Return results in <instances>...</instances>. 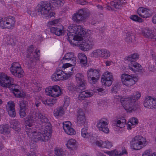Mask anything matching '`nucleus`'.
<instances>
[{
	"mask_svg": "<svg viewBox=\"0 0 156 156\" xmlns=\"http://www.w3.org/2000/svg\"><path fill=\"white\" fill-rule=\"evenodd\" d=\"M45 128H41L37 131L34 128L25 126V131L28 136L34 140L35 142L38 141L46 142L49 140L51 133V125L50 122H47V126L43 125Z\"/></svg>",
	"mask_w": 156,
	"mask_h": 156,
	"instance_id": "nucleus-1",
	"label": "nucleus"
},
{
	"mask_svg": "<svg viewBox=\"0 0 156 156\" xmlns=\"http://www.w3.org/2000/svg\"><path fill=\"white\" fill-rule=\"evenodd\" d=\"M52 5L47 1L40 2L37 5V11L40 14L49 18L54 16L55 13L51 10V6L54 7L63 6L65 3L64 0H52Z\"/></svg>",
	"mask_w": 156,
	"mask_h": 156,
	"instance_id": "nucleus-2",
	"label": "nucleus"
},
{
	"mask_svg": "<svg viewBox=\"0 0 156 156\" xmlns=\"http://www.w3.org/2000/svg\"><path fill=\"white\" fill-rule=\"evenodd\" d=\"M13 81V79L11 77L7 76L3 73H0V86L3 87H8L12 91L15 96L17 98L25 97L26 96L25 93L19 90L18 85L12 84Z\"/></svg>",
	"mask_w": 156,
	"mask_h": 156,
	"instance_id": "nucleus-3",
	"label": "nucleus"
},
{
	"mask_svg": "<svg viewBox=\"0 0 156 156\" xmlns=\"http://www.w3.org/2000/svg\"><path fill=\"white\" fill-rule=\"evenodd\" d=\"M140 94L137 91L133 95L127 98H120V101L126 110L132 112L136 111L138 108V105L136 104V101L140 98Z\"/></svg>",
	"mask_w": 156,
	"mask_h": 156,
	"instance_id": "nucleus-4",
	"label": "nucleus"
},
{
	"mask_svg": "<svg viewBox=\"0 0 156 156\" xmlns=\"http://www.w3.org/2000/svg\"><path fill=\"white\" fill-rule=\"evenodd\" d=\"M36 121L38 122L40 125H46V126H47V122H50L45 115L35 110L33 113L32 118L30 117L26 120V126L32 127L33 123Z\"/></svg>",
	"mask_w": 156,
	"mask_h": 156,
	"instance_id": "nucleus-5",
	"label": "nucleus"
},
{
	"mask_svg": "<svg viewBox=\"0 0 156 156\" xmlns=\"http://www.w3.org/2000/svg\"><path fill=\"white\" fill-rule=\"evenodd\" d=\"M147 144L146 138L140 135L136 136L133 138L130 142L131 148L135 150H140Z\"/></svg>",
	"mask_w": 156,
	"mask_h": 156,
	"instance_id": "nucleus-6",
	"label": "nucleus"
},
{
	"mask_svg": "<svg viewBox=\"0 0 156 156\" xmlns=\"http://www.w3.org/2000/svg\"><path fill=\"white\" fill-rule=\"evenodd\" d=\"M139 57V55L137 53H135L126 57V59L130 62L129 64V69L135 72L141 73L143 71L142 67L141 65L135 62Z\"/></svg>",
	"mask_w": 156,
	"mask_h": 156,
	"instance_id": "nucleus-7",
	"label": "nucleus"
},
{
	"mask_svg": "<svg viewBox=\"0 0 156 156\" xmlns=\"http://www.w3.org/2000/svg\"><path fill=\"white\" fill-rule=\"evenodd\" d=\"M34 47L30 45L27 49V58H29V61L27 63L28 68H31L34 65L33 62L35 60H39L40 56V50H37L33 53Z\"/></svg>",
	"mask_w": 156,
	"mask_h": 156,
	"instance_id": "nucleus-8",
	"label": "nucleus"
},
{
	"mask_svg": "<svg viewBox=\"0 0 156 156\" xmlns=\"http://www.w3.org/2000/svg\"><path fill=\"white\" fill-rule=\"evenodd\" d=\"M90 14V12L88 9H80L73 15L72 19L74 21L79 22L86 20L87 18L89 16Z\"/></svg>",
	"mask_w": 156,
	"mask_h": 156,
	"instance_id": "nucleus-9",
	"label": "nucleus"
},
{
	"mask_svg": "<svg viewBox=\"0 0 156 156\" xmlns=\"http://www.w3.org/2000/svg\"><path fill=\"white\" fill-rule=\"evenodd\" d=\"M84 41L81 40L80 45H78L80 49L83 51H88L91 49L94 43L93 38L90 36H87L84 39Z\"/></svg>",
	"mask_w": 156,
	"mask_h": 156,
	"instance_id": "nucleus-10",
	"label": "nucleus"
},
{
	"mask_svg": "<svg viewBox=\"0 0 156 156\" xmlns=\"http://www.w3.org/2000/svg\"><path fill=\"white\" fill-rule=\"evenodd\" d=\"M87 76L89 83L93 84L97 82L100 75L98 70L93 69H90L87 72Z\"/></svg>",
	"mask_w": 156,
	"mask_h": 156,
	"instance_id": "nucleus-11",
	"label": "nucleus"
},
{
	"mask_svg": "<svg viewBox=\"0 0 156 156\" xmlns=\"http://www.w3.org/2000/svg\"><path fill=\"white\" fill-rule=\"evenodd\" d=\"M15 22V18L13 16L2 18V21H0V27L3 29H11L14 26Z\"/></svg>",
	"mask_w": 156,
	"mask_h": 156,
	"instance_id": "nucleus-12",
	"label": "nucleus"
},
{
	"mask_svg": "<svg viewBox=\"0 0 156 156\" xmlns=\"http://www.w3.org/2000/svg\"><path fill=\"white\" fill-rule=\"evenodd\" d=\"M76 81L77 85L75 87V90L77 92H80L86 89V82L84 76L82 73H77L76 75Z\"/></svg>",
	"mask_w": 156,
	"mask_h": 156,
	"instance_id": "nucleus-13",
	"label": "nucleus"
},
{
	"mask_svg": "<svg viewBox=\"0 0 156 156\" xmlns=\"http://www.w3.org/2000/svg\"><path fill=\"white\" fill-rule=\"evenodd\" d=\"M121 80L124 85L127 86L134 84L137 81V78L132 75H129L126 73L122 74Z\"/></svg>",
	"mask_w": 156,
	"mask_h": 156,
	"instance_id": "nucleus-14",
	"label": "nucleus"
},
{
	"mask_svg": "<svg viewBox=\"0 0 156 156\" xmlns=\"http://www.w3.org/2000/svg\"><path fill=\"white\" fill-rule=\"evenodd\" d=\"M69 71L68 73H65L62 70L57 69V72L54 73L51 76V78L52 80L55 81H58L63 80H66L70 76L69 74Z\"/></svg>",
	"mask_w": 156,
	"mask_h": 156,
	"instance_id": "nucleus-15",
	"label": "nucleus"
},
{
	"mask_svg": "<svg viewBox=\"0 0 156 156\" xmlns=\"http://www.w3.org/2000/svg\"><path fill=\"white\" fill-rule=\"evenodd\" d=\"M45 92L47 95L55 98L58 97L60 95L61 91L59 86L55 85L47 88Z\"/></svg>",
	"mask_w": 156,
	"mask_h": 156,
	"instance_id": "nucleus-16",
	"label": "nucleus"
},
{
	"mask_svg": "<svg viewBox=\"0 0 156 156\" xmlns=\"http://www.w3.org/2000/svg\"><path fill=\"white\" fill-rule=\"evenodd\" d=\"M92 55L96 58L101 57L106 58L110 56V53L108 50L106 49H97L92 52Z\"/></svg>",
	"mask_w": 156,
	"mask_h": 156,
	"instance_id": "nucleus-17",
	"label": "nucleus"
},
{
	"mask_svg": "<svg viewBox=\"0 0 156 156\" xmlns=\"http://www.w3.org/2000/svg\"><path fill=\"white\" fill-rule=\"evenodd\" d=\"M106 121L107 120L106 119H101L98 122L97 126L99 130L105 133H108L109 132V129L107 127L108 122Z\"/></svg>",
	"mask_w": 156,
	"mask_h": 156,
	"instance_id": "nucleus-18",
	"label": "nucleus"
},
{
	"mask_svg": "<svg viewBox=\"0 0 156 156\" xmlns=\"http://www.w3.org/2000/svg\"><path fill=\"white\" fill-rule=\"evenodd\" d=\"M68 37L67 38L68 41L71 44L75 46L80 45L81 40H82L81 37L76 36L73 34H67Z\"/></svg>",
	"mask_w": 156,
	"mask_h": 156,
	"instance_id": "nucleus-19",
	"label": "nucleus"
},
{
	"mask_svg": "<svg viewBox=\"0 0 156 156\" xmlns=\"http://www.w3.org/2000/svg\"><path fill=\"white\" fill-rule=\"evenodd\" d=\"M144 107L151 109L156 108V98L151 96L146 98L144 103Z\"/></svg>",
	"mask_w": 156,
	"mask_h": 156,
	"instance_id": "nucleus-20",
	"label": "nucleus"
},
{
	"mask_svg": "<svg viewBox=\"0 0 156 156\" xmlns=\"http://www.w3.org/2000/svg\"><path fill=\"white\" fill-rule=\"evenodd\" d=\"M71 123L69 121H66L63 123V128L65 132L67 134L71 135L76 133L74 129L71 127Z\"/></svg>",
	"mask_w": 156,
	"mask_h": 156,
	"instance_id": "nucleus-21",
	"label": "nucleus"
},
{
	"mask_svg": "<svg viewBox=\"0 0 156 156\" xmlns=\"http://www.w3.org/2000/svg\"><path fill=\"white\" fill-rule=\"evenodd\" d=\"M79 95V99L80 101L84 100L85 98L90 97L93 96L95 91L92 90H82L80 92Z\"/></svg>",
	"mask_w": 156,
	"mask_h": 156,
	"instance_id": "nucleus-22",
	"label": "nucleus"
},
{
	"mask_svg": "<svg viewBox=\"0 0 156 156\" xmlns=\"http://www.w3.org/2000/svg\"><path fill=\"white\" fill-rule=\"evenodd\" d=\"M15 106L14 103L12 101H9L6 106L7 111L9 115L12 117H14L16 115Z\"/></svg>",
	"mask_w": 156,
	"mask_h": 156,
	"instance_id": "nucleus-23",
	"label": "nucleus"
},
{
	"mask_svg": "<svg viewBox=\"0 0 156 156\" xmlns=\"http://www.w3.org/2000/svg\"><path fill=\"white\" fill-rule=\"evenodd\" d=\"M59 24L60 25H58L56 27H51L49 29L50 31L58 36L62 35L64 32L63 26L60 24L59 23Z\"/></svg>",
	"mask_w": 156,
	"mask_h": 156,
	"instance_id": "nucleus-24",
	"label": "nucleus"
},
{
	"mask_svg": "<svg viewBox=\"0 0 156 156\" xmlns=\"http://www.w3.org/2000/svg\"><path fill=\"white\" fill-rule=\"evenodd\" d=\"M137 12L140 16L144 18H149L151 16L149 10L143 7H140L138 9Z\"/></svg>",
	"mask_w": 156,
	"mask_h": 156,
	"instance_id": "nucleus-25",
	"label": "nucleus"
},
{
	"mask_svg": "<svg viewBox=\"0 0 156 156\" xmlns=\"http://www.w3.org/2000/svg\"><path fill=\"white\" fill-rule=\"evenodd\" d=\"M62 59L66 60L73 64H76V57H74V53L72 52H69L66 53L63 57Z\"/></svg>",
	"mask_w": 156,
	"mask_h": 156,
	"instance_id": "nucleus-26",
	"label": "nucleus"
},
{
	"mask_svg": "<svg viewBox=\"0 0 156 156\" xmlns=\"http://www.w3.org/2000/svg\"><path fill=\"white\" fill-rule=\"evenodd\" d=\"M76 34V36L81 37L82 40L83 39V37H84L85 38L87 36V34L86 32L85 31L83 30V27L80 26L77 27Z\"/></svg>",
	"mask_w": 156,
	"mask_h": 156,
	"instance_id": "nucleus-27",
	"label": "nucleus"
},
{
	"mask_svg": "<svg viewBox=\"0 0 156 156\" xmlns=\"http://www.w3.org/2000/svg\"><path fill=\"white\" fill-rule=\"evenodd\" d=\"M15 76L18 78H21L23 77L24 73V71L22 68L16 69H12L10 71Z\"/></svg>",
	"mask_w": 156,
	"mask_h": 156,
	"instance_id": "nucleus-28",
	"label": "nucleus"
},
{
	"mask_svg": "<svg viewBox=\"0 0 156 156\" xmlns=\"http://www.w3.org/2000/svg\"><path fill=\"white\" fill-rule=\"evenodd\" d=\"M142 33L144 36L148 38L152 39L154 38V35L153 34L151 30L147 28H144L143 30Z\"/></svg>",
	"mask_w": 156,
	"mask_h": 156,
	"instance_id": "nucleus-29",
	"label": "nucleus"
},
{
	"mask_svg": "<svg viewBox=\"0 0 156 156\" xmlns=\"http://www.w3.org/2000/svg\"><path fill=\"white\" fill-rule=\"evenodd\" d=\"M125 0H116L115 2H111V5L116 9H120L122 7V4L125 3Z\"/></svg>",
	"mask_w": 156,
	"mask_h": 156,
	"instance_id": "nucleus-30",
	"label": "nucleus"
},
{
	"mask_svg": "<svg viewBox=\"0 0 156 156\" xmlns=\"http://www.w3.org/2000/svg\"><path fill=\"white\" fill-rule=\"evenodd\" d=\"M78 57L80 60V63L85 66L87 64V57L84 54L80 53L78 54Z\"/></svg>",
	"mask_w": 156,
	"mask_h": 156,
	"instance_id": "nucleus-31",
	"label": "nucleus"
},
{
	"mask_svg": "<svg viewBox=\"0 0 156 156\" xmlns=\"http://www.w3.org/2000/svg\"><path fill=\"white\" fill-rule=\"evenodd\" d=\"M9 133L10 130L8 125H0V133L7 134Z\"/></svg>",
	"mask_w": 156,
	"mask_h": 156,
	"instance_id": "nucleus-32",
	"label": "nucleus"
},
{
	"mask_svg": "<svg viewBox=\"0 0 156 156\" xmlns=\"http://www.w3.org/2000/svg\"><path fill=\"white\" fill-rule=\"evenodd\" d=\"M54 151L55 154L54 156H66V152L61 149L56 148Z\"/></svg>",
	"mask_w": 156,
	"mask_h": 156,
	"instance_id": "nucleus-33",
	"label": "nucleus"
},
{
	"mask_svg": "<svg viewBox=\"0 0 156 156\" xmlns=\"http://www.w3.org/2000/svg\"><path fill=\"white\" fill-rule=\"evenodd\" d=\"M76 141L74 139H71L69 140L67 144V147L70 150H73L76 145Z\"/></svg>",
	"mask_w": 156,
	"mask_h": 156,
	"instance_id": "nucleus-34",
	"label": "nucleus"
},
{
	"mask_svg": "<svg viewBox=\"0 0 156 156\" xmlns=\"http://www.w3.org/2000/svg\"><path fill=\"white\" fill-rule=\"evenodd\" d=\"M64 110L62 107L56 108L54 111V114L55 116L61 115L64 113Z\"/></svg>",
	"mask_w": 156,
	"mask_h": 156,
	"instance_id": "nucleus-35",
	"label": "nucleus"
},
{
	"mask_svg": "<svg viewBox=\"0 0 156 156\" xmlns=\"http://www.w3.org/2000/svg\"><path fill=\"white\" fill-rule=\"evenodd\" d=\"M77 125L78 126H81L86 123L85 117L76 118Z\"/></svg>",
	"mask_w": 156,
	"mask_h": 156,
	"instance_id": "nucleus-36",
	"label": "nucleus"
},
{
	"mask_svg": "<svg viewBox=\"0 0 156 156\" xmlns=\"http://www.w3.org/2000/svg\"><path fill=\"white\" fill-rule=\"evenodd\" d=\"M101 78H104V79L108 80L109 79L112 81L113 80V76L112 73L108 71L104 73L102 76L101 79Z\"/></svg>",
	"mask_w": 156,
	"mask_h": 156,
	"instance_id": "nucleus-37",
	"label": "nucleus"
},
{
	"mask_svg": "<svg viewBox=\"0 0 156 156\" xmlns=\"http://www.w3.org/2000/svg\"><path fill=\"white\" fill-rule=\"evenodd\" d=\"M81 134L84 138H88L90 136V134L87 133V129L86 128H83L82 129Z\"/></svg>",
	"mask_w": 156,
	"mask_h": 156,
	"instance_id": "nucleus-38",
	"label": "nucleus"
},
{
	"mask_svg": "<svg viewBox=\"0 0 156 156\" xmlns=\"http://www.w3.org/2000/svg\"><path fill=\"white\" fill-rule=\"evenodd\" d=\"M19 122L16 120L12 121L11 123L10 127L17 130L19 128Z\"/></svg>",
	"mask_w": 156,
	"mask_h": 156,
	"instance_id": "nucleus-39",
	"label": "nucleus"
},
{
	"mask_svg": "<svg viewBox=\"0 0 156 156\" xmlns=\"http://www.w3.org/2000/svg\"><path fill=\"white\" fill-rule=\"evenodd\" d=\"M101 81L102 83H103L104 85L105 86L109 87L112 84L113 81L109 79L108 80L104 79V78H101Z\"/></svg>",
	"mask_w": 156,
	"mask_h": 156,
	"instance_id": "nucleus-40",
	"label": "nucleus"
},
{
	"mask_svg": "<svg viewBox=\"0 0 156 156\" xmlns=\"http://www.w3.org/2000/svg\"><path fill=\"white\" fill-rule=\"evenodd\" d=\"M7 40L9 44L14 45L16 44V39L12 36H9Z\"/></svg>",
	"mask_w": 156,
	"mask_h": 156,
	"instance_id": "nucleus-41",
	"label": "nucleus"
},
{
	"mask_svg": "<svg viewBox=\"0 0 156 156\" xmlns=\"http://www.w3.org/2000/svg\"><path fill=\"white\" fill-rule=\"evenodd\" d=\"M28 105V102L27 101L23 100L20 103V109H26V107Z\"/></svg>",
	"mask_w": 156,
	"mask_h": 156,
	"instance_id": "nucleus-42",
	"label": "nucleus"
},
{
	"mask_svg": "<svg viewBox=\"0 0 156 156\" xmlns=\"http://www.w3.org/2000/svg\"><path fill=\"white\" fill-rule=\"evenodd\" d=\"M119 85L118 83H116L115 84H113L111 90L112 93H116L118 91L119 89Z\"/></svg>",
	"mask_w": 156,
	"mask_h": 156,
	"instance_id": "nucleus-43",
	"label": "nucleus"
},
{
	"mask_svg": "<svg viewBox=\"0 0 156 156\" xmlns=\"http://www.w3.org/2000/svg\"><path fill=\"white\" fill-rule=\"evenodd\" d=\"M77 27L69 26L67 29V31L69 32L68 34H76V31Z\"/></svg>",
	"mask_w": 156,
	"mask_h": 156,
	"instance_id": "nucleus-44",
	"label": "nucleus"
},
{
	"mask_svg": "<svg viewBox=\"0 0 156 156\" xmlns=\"http://www.w3.org/2000/svg\"><path fill=\"white\" fill-rule=\"evenodd\" d=\"M20 68H22L20 65L17 62H14L12 63L10 69L11 71L12 69L16 70L17 69H20Z\"/></svg>",
	"mask_w": 156,
	"mask_h": 156,
	"instance_id": "nucleus-45",
	"label": "nucleus"
},
{
	"mask_svg": "<svg viewBox=\"0 0 156 156\" xmlns=\"http://www.w3.org/2000/svg\"><path fill=\"white\" fill-rule=\"evenodd\" d=\"M42 101L44 104L50 106H52L53 105V101H51L49 99L42 100Z\"/></svg>",
	"mask_w": 156,
	"mask_h": 156,
	"instance_id": "nucleus-46",
	"label": "nucleus"
},
{
	"mask_svg": "<svg viewBox=\"0 0 156 156\" xmlns=\"http://www.w3.org/2000/svg\"><path fill=\"white\" fill-rule=\"evenodd\" d=\"M106 153L111 156H118L119 155V151L116 150H114L112 151H108Z\"/></svg>",
	"mask_w": 156,
	"mask_h": 156,
	"instance_id": "nucleus-47",
	"label": "nucleus"
},
{
	"mask_svg": "<svg viewBox=\"0 0 156 156\" xmlns=\"http://www.w3.org/2000/svg\"><path fill=\"white\" fill-rule=\"evenodd\" d=\"M103 144V145H102V148H109L112 147V143L108 141L104 142Z\"/></svg>",
	"mask_w": 156,
	"mask_h": 156,
	"instance_id": "nucleus-48",
	"label": "nucleus"
},
{
	"mask_svg": "<svg viewBox=\"0 0 156 156\" xmlns=\"http://www.w3.org/2000/svg\"><path fill=\"white\" fill-rule=\"evenodd\" d=\"M130 18L131 20L134 21H137L138 22H142V19L136 15L131 16Z\"/></svg>",
	"mask_w": 156,
	"mask_h": 156,
	"instance_id": "nucleus-49",
	"label": "nucleus"
},
{
	"mask_svg": "<svg viewBox=\"0 0 156 156\" xmlns=\"http://www.w3.org/2000/svg\"><path fill=\"white\" fill-rule=\"evenodd\" d=\"M76 116L77 118L85 117L84 113L81 109L78 110L77 112Z\"/></svg>",
	"mask_w": 156,
	"mask_h": 156,
	"instance_id": "nucleus-50",
	"label": "nucleus"
},
{
	"mask_svg": "<svg viewBox=\"0 0 156 156\" xmlns=\"http://www.w3.org/2000/svg\"><path fill=\"white\" fill-rule=\"evenodd\" d=\"M59 20L56 19L52 21L49 22H48V25L54 26V27H56L58 25V24L59 23Z\"/></svg>",
	"mask_w": 156,
	"mask_h": 156,
	"instance_id": "nucleus-51",
	"label": "nucleus"
},
{
	"mask_svg": "<svg viewBox=\"0 0 156 156\" xmlns=\"http://www.w3.org/2000/svg\"><path fill=\"white\" fill-rule=\"evenodd\" d=\"M132 37L130 34L127 33L125 38L126 41L129 44L131 43L132 41Z\"/></svg>",
	"mask_w": 156,
	"mask_h": 156,
	"instance_id": "nucleus-52",
	"label": "nucleus"
},
{
	"mask_svg": "<svg viewBox=\"0 0 156 156\" xmlns=\"http://www.w3.org/2000/svg\"><path fill=\"white\" fill-rule=\"evenodd\" d=\"M34 140L31 139V141L30 143V148L31 149H34L36 148L37 147V145L35 143H36L35 141V140Z\"/></svg>",
	"mask_w": 156,
	"mask_h": 156,
	"instance_id": "nucleus-53",
	"label": "nucleus"
},
{
	"mask_svg": "<svg viewBox=\"0 0 156 156\" xmlns=\"http://www.w3.org/2000/svg\"><path fill=\"white\" fill-rule=\"evenodd\" d=\"M129 122L132 125H135L138 124V120L136 118L133 117L131 118Z\"/></svg>",
	"mask_w": 156,
	"mask_h": 156,
	"instance_id": "nucleus-54",
	"label": "nucleus"
},
{
	"mask_svg": "<svg viewBox=\"0 0 156 156\" xmlns=\"http://www.w3.org/2000/svg\"><path fill=\"white\" fill-rule=\"evenodd\" d=\"M76 64H73L72 63H66L64 64L62 66V68L65 69L67 68L68 67H71L72 66H75Z\"/></svg>",
	"mask_w": 156,
	"mask_h": 156,
	"instance_id": "nucleus-55",
	"label": "nucleus"
},
{
	"mask_svg": "<svg viewBox=\"0 0 156 156\" xmlns=\"http://www.w3.org/2000/svg\"><path fill=\"white\" fill-rule=\"evenodd\" d=\"M117 123L116 124L117 126L120 128H123L125 126V124L122 123L121 121L120 120H118L117 121Z\"/></svg>",
	"mask_w": 156,
	"mask_h": 156,
	"instance_id": "nucleus-56",
	"label": "nucleus"
},
{
	"mask_svg": "<svg viewBox=\"0 0 156 156\" xmlns=\"http://www.w3.org/2000/svg\"><path fill=\"white\" fill-rule=\"evenodd\" d=\"M26 109H20V115L21 118H23L26 115L25 111Z\"/></svg>",
	"mask_w": 156,
	"mask_h": 156,
	"instance_id": "nucleus-57",
	"label": "nucleus"
},
{
	"mask_svg": "<svg viewBox=\"0 0 156 156\" xmlns=\"http://www.w3.org/2000/svg\"><path fill=\"white\" fill-rule=\"evenodd\" d=\"M96 145L99 147L102 148V145L103 144L104 142L102 140H97L95 142Z\"/></svg>",
	"mask_w": 156,
	"mask_h": 156,
	"instance_id": "nucleus-58",
	"label": "nucleus"
},
{
	"mask_svg": "<svg viewBox=\"0 0 156 156\" xmlns=\"http://www.w3.org/2000/svg\"><path fill=\"white\" fill-rule=\"evenodd\" d=\"M68 88L69 91H71L72 92H73L74 91H76L75 90V87H74L73 85H69L68 86Z\"/></svg>",
	"mask_w": 156,
	"mask_h": 156,
	"instance_id": "nucleus-59",
	"label": "nucleus"
},
{
	"mask_svg": "<svg viewBox=\"0 0 156 156\" xmlns=\"http://www.w3.org/2000/svg\"><path fill=\"white\" fill-rule=\"evenodd\" d=\"M142 156H153L151 155V154L150 153V151L148 150L146 151L143 154Z\"/></svg>",
	"mask_w": 156,
	"mask_h": 156,
	"instance_id": "nucleus-60",
	"label": "nucleus"
},
{
	"mask_svg": "<svg viewBox=\"0 0 156 156\" xmlns=\"http://www.w3.org/2000/svg\"><path fill=\"white\" fill-rule=\"evenodd\" d=\"M127 153V152L125 150H123L122 152L119 153V156L122 155L124 154H126Z\"/></svg>",
	"mask_w": 156,
	"mask_h": 156,
	"instance_id": "nucleus-61",
	"label": "nucleus"
},
{
	"mask_svg": "<svg viewBox=\"0 0 156 156\" xmlns=\"http://www.w3.org/2000/svg\"><path fill=\"white\" fill-rule=\"evenodd\" d=\"M97 156H106L104 153L99 151H97Z\"/></svg>",
	"mask_w": 156,
	"mask_h": 156,
	"instance_id": "nucleus-62",
	"label": "nucleus"
},
{
	"mask_svg": "<svg viewBox=\"0 0 156 156\" xmlns=\"http://www.w3.org/2000/svg\"><path fill=\"white\" fill-rule=\"evenodd\" d=\"M152 22L154 24H156V14H155L152 18Z\"/></svg>",
	"mask_w": 156,
	"mask_h": 156,
	"instance_id": "nucleus-63",
	"label": "nucleus"
},
{
	"mask_svg": "<svg viewBox=\"0 0 156 156\" xmlns=\"http://www.w3.org/2000/svg\"><path fill=\"white\" fill-rule=\"evenodd\" d=\"M112 62L111 61L108 60L105 62V64L106 66H109L111 65V63Z\"/></svg>",
	"mask_w": 156,
	"mask_h": 156,
	"instance_id": "nucleus-64",
	"label": "nucleus"
}]
</instances>
